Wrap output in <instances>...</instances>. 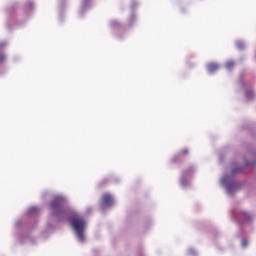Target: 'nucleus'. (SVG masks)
I'll return each instance as SVG.
<instances>
[{
    "label": "nucleus",
    "instance_id": "1",
    "mask_svg": "<svg viewBox=\"0 0 256 256\" xmlns=\"http://www.w3.org/2000/svg\"><path fill=\"white\" fill-rule=\"evenodd\" d=\"M51 215L56 221H69L80 243H85L87 233V220L67 206V199L63 196L54 197L49 204Z\"/></svg>",
    "mask_w": 256,
    "mask_h": 256
},
{
    "label": "nucleus",
    "instance_id": "2",
    "mask_svg": "<svg viewBox=\"0 0 256 256\" xmlns=\"http://www.w3.org/2000/svg\"><path fill=\"white\" fill-rule=\"evenodd\" d=\"M243 171L242 167H234L231 174H225L221 178V185L226 190L227 194L232 197L238 189H241V182L235 180V175Z\"/></svg>",
    "mask_w": 256,
    "mask_h": 256
},
{
    "label": "nucleus",
    "instance_id": "3",
    "mask_svg": "<svg viewBox=\"0 0 256 256\" xmlns=\"http://www.w3.org/2000/svg\"><path fill=\"white\" fill-rule=\"evenodd\" d=\"M234 218L238 221L239 225H243V223H251V220L253 219L251 214L246 211L234 213Z\"/></svg>",
    "mask_w": 256,
    "mask_h": 256
},
{
    "label": "nucleus",
    "instance_id": "4",
    "mask_svg": "<svg viewBox=\"0 0 256 256\" xmlns=\"http://www.w3.org/2000/svg\"><path fill=\"white\" fill-rule=\"evenodd\" d=\"M113 205H115L113 195L110 193L104 194L101 199V209H107L109 207H113Z\"/></svg>",
    "mask_w": 256,
    "mask_h": 256
},
{
    "label": "nucleus",
    "instance_id": "5",
    "mask_svg": "<svg viewBox=\"0 0 256 256\" xmlns=\"http://www.w3.org/2000/svg\"><path fill=\"white\" fill-rule=\"evenodd\" d=\"M193 173V168H190L189 170L182 172L181 178H180V184L183 189H186V187L189 185V182H187V176L191 175Z\"/></svg>",
    "mask_w": 256,
    "mask_h": 256
},
{
    "label": "nucleus",
    "instance_id": "6",
    "mask_svg": "<svg viewBox=\"0 0 256 256\" xmlns=\"http://www.w3.org/2000/svg\"><path fill=\"white\" fill-rule=\"evenodd\" d=\"M219 67L220 66L217 63H210L207 65V71L208 73H210V75H213V73H215V71H217Z\"/></svg>",
    "mask_w": 256,
    "mask_h": 256
},
{
    "label": "nucleus",
    "instance_id": "7",
    "mask_svg": "<svg viewBox=\"0 0 256 256\" xmlns=\"http://www.w3.org/2000/svg\"><path fill=\"white\" fill-rule=\"evenodd\" d=\"M27 215H29V217H35L39 215V208L38 207L29 208L27 211Z\"/></svg>",
    "mask_w": 256,
    "mask_h": 256
},
{
    "label": "nucleus",
    "instance_id": "8",
    "mask_svg": "<svg viewBox=\"0 0 256 256\" xmlns=\"http://www.w3.org/2000/svg\"><path fill=\"white\" fill-rule=\"evenodd\" d=\"M5 45H7V43L5 42L0 43V63H3L7 59V56L1 52V49L5 47Z\"/></svg>",
    "mask_w": 256,
    "mask_h": 256
},
{
    "label": "nucleus",
    "instance_id": "9",
    "mask_svg": "<svg viewBox=\"0 0 256 256\" xmlns=\"http://www.w3.org/2000/svg\"><path fill=\"white\" fill-rule=\"evenodd\" d=\"M245 97L248 99V101H253V99H255V92L253 90H247Z\"/></svg>",
    "mask_w": 256,
    "mask_h": 256
},
{
    "label": "nucleus",
    "instance_id": "10",
    "mask_svg": "<svg viewBox=\"0 0 256 256\" xmlns=\"http://www.w3.org/2000/svg\"><path fill=\"white\" fill-rule=\"evenodd\" d=\"M236 47L240 51H243V49H245V47H246L245 42H243L241 40L236 41Z\"/></svg>",
    "mask_w": 256,
    "mask_h": 256
},
{
    "label": "nucleus",
    "instance_id": "11",
    "mask_svg": "<svg viewBox=\"0 0 256 256\" xmlns=\"http://www.w3.org/2000/svg\"><path fill=\"white\" fill-rule=\"evenodd\" d=\"M89 3H90V0H83L80 13H83V11H86V9L89 7Z\"/></svg>",
    "mask_w": 256,
    "mask_h": 256
},
{
    "label": "nucleus",
    "instance_id": "12",
    "mask_svg": "<svg viewBox=\"0 0 256 256\" xmlns=\"http://www.w3.org/2000/svg\"><path fill=\"white\" fill-rule=\"evenodd\" d=\"M225 67L228 71H231V69H233V67H235V62L233 60H230V61L226 62Z\"/></svg>",
    "mask_w": 256,
    "mask_h": 256
},
{
    "label": "nucleus",
    "instance_id": "13",
    "mask_svg": "<svg viewBox=\"0 0 256 256\" xmlns=\"http://www.w3.org/2000/svg\"><path fill=\"white\" fill-rule=\"evenodd\" d=\"M110 26L112 27V29H117V27H120L121 24L117 20H112L110 22Z\"/></svg>",
    "mask_w": 256,
    "mask_h": 256
},
{
    "label": "nucleus",
    "instance_id": "14",
    "mask_svg": "<svg viewBox=\"0 0 256 256\" xmlns=\"http://www.w3.org/2000/svg\"><path fill=\"white\" fill-rule=\"evenodd\" d=\"M33 7H35V4L33 3V1H28L26 3V9H33Z\"/></svg>",
    "mask_w": 256,
    "mask_h": 256
},
{
    "label": "nucleus",
    "instance_id": "15",
    "mask_svg": "<svg viewBox=\"0 0 256 256\" xmlns=\"http://www.w3.org/2000/svg\"><path fill=\"white\" fill-rule=\"evenodd\" d=\"M241 245H242L243 249H245V247H247V245H249V241L246 238H243Z\"/></svg>",
    "mask_w": 256,
    "mask_h": 256
},
{
    "label": "nucleus",
    "instance_id": "16",
    "mask_svg": "<svg viewBox=\"0 0 256 256\" xmlns=\"http://www.w3.org/2000/svg\"><path fill=\"white\" fill-rule=\"evenodd\" d=\"M188 255L197 256V251H195V249H193V248H190L188 250Z\"/></svg>",
    "mask_w": 256,
    "mask_h": 256
},
{
    "label": "nucleus",
    "instance_id": "17",
    "mask_svg": "<svg viewBox=\"0 0 256 256\" xmlns=\"http://www.w3.org/2000/svg\"><path fill=\"white\" fill-rule=\"evenodd\" d=\"M133 21H135V14H132V15H131V18H130V25H133Z\"/></svg>",
    "mask_w": 256,
    "mask_h": 256
},
{
    "label": "nucleus",
    "instance_id": "18",
    "mask_svg": "<svg viewBox=\"0 0 256 256\" xmlns=\"http://www.w3.org/2000/svg\"><path fill=\"white\" fill-rule=\"evenodd\" d=\"M23 223V220H17L16 221V225H17V227H20V225Z\"/></svg>",
    "mask_w": 256,
    "mask_h": 256
},
{
    "label": "nucleus",
    "instance_id": "19",
    "mask_svg": "<svg viewBox=\"0 0 256 256\" xmlns=\"http://www.w3.org/2000/svg\"><path fill=\"white\" fill-rule=\"evenodd\" d=\"M182 153H183L184 155H187V154L189 153V150H188L187 148H185V149L182 151Z\"/></svg>",
    "mask_w": 256,
    "mask_h": 256
},
{
    "label": "nucleus",
    "instance_id": "20",
    "mask_svg": "<svg viewBox=\"0 0 256 256\" xmlns=\"http://www.w3.org/2000/svg\"><path fill=\"white\" fill-rule=\"evenodd\" d=\"M240 85H241L242 87H244V86H245V82H243V80H240Z\"/></svg>",
    "mask_w": 256,
    "mask_h": 256
},
{
    "label": "nucleus",
    "instance_id": "21",
    "mask_svg": "<svg viewBox=\"0 0 256 256\" xmlns=\"http://www.w3.org/2000/svg\"><path fill=\"white\" fill-rule=\"evenodd\" d=\"M251 166V164L249 162H246V167Z\"/></svg>",
    "mask_w": 256,
    "mask_h": 256
}]
</instances>
